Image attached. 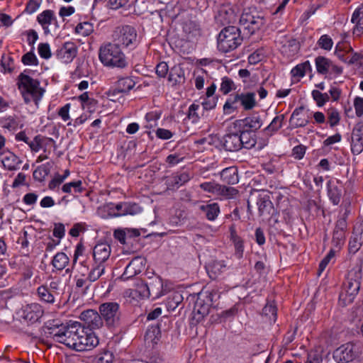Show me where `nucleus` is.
I'll list each match as a JSON object with an SVG mask.
<instances>
[{
	"instance_id": "obj_39",
	"label": "nucleus",
	"mask_w": 363,
	"mask_h": 363,
	"mask_svg": "<svg viewBox=\"0 0 363 363\" xmlns=\"http://www.w3.org/2000/svg\"><path fill=\"white\" fill-rule=\"evenodd\" d=\"M37 292L40 299L48 303H53L55 301V294L49 290L47 284L39 286Z\"/></svg>"
},
{
	"instance_id": "obj_46",
	"label": "nucleus",
	"mask_w": 363,
	"mask_h": 363,
	"mask_svg": "<svg viewBox=\"0 0 363 363\" xmlns=\"http://www.w3.org/2000/svg\"><path fill=\"white\" fill-rule=\"evenodd\" d=\"M218 19L222 23H230L236 21V16L232 9H222L219 11Z\"/></svg>"
},
{
	"instance_id": "obj_50",
	"label": "nucleus",
	"mask_w": 363,
	"mask_h": 363,
	"mask_svg": "<svg viewBox=\"0 0 363 363\" xmlns=\"http://www.w3.org/2000/svg\"><path fill=\"white\" fill-rule=\"evenodd\" d=\"M263 315L268 317L269 321L275 322L277 320V307L272 303H267L262 310Z\"/></svg>"
},
{
	"instance_id": "obj_61",
	"label": "nucleus",
	"mask_w": 363,
	"mask_h": 363,
	"mask_svg": "<svg viewBox=\"0 0 363 363\" xmlns=\"http://www.w3.org/2000/svg\"><path fill=\"white\" fill-rule=\"evenodd\" d=\"M76 281V288L77 289H81L83 293H86L89 290L91 283L89 280H88V277L86 278H79L78 276L75 277Z\"/></svg>"
},
{
	"instance_id": "obj_20",
	"label": "nucleus",
	"mask_w": 363,
	"mask_h": 363,
	"mask_svg": "<svg viewBox=\"0 0 363 363\" xmlns=\"http://www.w3.org/2000/svg\"><path fill=\"white\" fill-rule=\"evenodd\" d=\"M211 304V294H199L194 304V312L204 317L208 314Z\"/></svg>"
},
{
	"instance_id": "obj_17",
	"label": "nucleus",
	"mask_w": 363,
	"mask_h": 363,
	"mask_svg": "<svg viewBox=\"0 0 363 363\" xmlns=\"http://www.w3.org/2000/svg\"><path fill=\"white\" fill-rule=\"evenodd\" d=\"M77 48L72 42H66L56 52V56L63 63H69L77 56Z\"/></svg>"
},
{
	"instance_id": "obj_45",
	"label": "nucleus",
	"mask_w": 363,
	"mask_h": 363,
	"mask_svg": "<svg viewBox=\"0 0 363 363\" xmlns=\"http://www.w3.org/2000/svg\"><path fill=\"white\" fill-rule=\"evenodd\" d=\"M308 69H311V65L308 61H306L294 67L291 69V74L293 77L301 78L306 75V72Z\"/></svg>"
},
{
	"instance_id": "obj_41",
	"label": "nucleus",
	"mask_w": 363,
	"mask_h": 363,
	"mask_svg": "<svg viewBox=\"0 0 363 363\" xmlns=\"http://www.w3.org/2000/svg\"><path fill=\"white\" fill-rule=\"evenodd\" d=\"M183 296L182 295L178 292H174L170 296H168L166 301V306L168 311H174L179 305L182 302Z\"/></svg>"
},
{
	"instance_id": "obj_1",
	"label": "nucleus",
	"mask_w": 363,
	"mask_h": 363,
	"mask_svg": "<svg viewBox=\"0 0 363 363\" xmlns=\"http://www.w3.org/2000/svg\"><path fill=\"white\" fill-rule=\"evenodd\" d=\"M17 85L24 102L28 104L34 102L36 106H38L45 90L40 86V83L38 79H33L25 72L21 73L17 79Z\"/></svg>"
},
{
	"instance_id": "obj_57",
	"label": "nucleus",
	"mask_w": 363,
	"mask_h": 363,
	"mask_svg": "<svg viewBox=\"0 0 363 363\" xmlns=\"http://www.w3.org/2000/svg\"><path fill=\"white\" fill-rule=\"evenodd\" d=\"M219 186V184L214 182H203L199 185L200 188L204 191L211 193L216 196H218Z\"/></svg>"
},
{
	"instance_id": "obj_36",
	"label": "nucleus",
	"mask_w": 363,
	"mask_h": 363,
	"mask_svg": "<svg viewBox=\"0 0 363 363\" xmlns=\"http://www.w3.org/2000/svg\"><path fill=\"white\" fill-rule=\"evenodd\" d=\"M220 177L223 182L229 184H235L238 182L237 170L234 167H228L223 169L220 172Z\"/></svg>"
},
{
	"instance_id": "obj_4",
	"label": "nucleus",
	"mask_w": 363,
	"mask_h": 363,
	"mask_svg": "<svg viewBox=\"0 0 363 363\" xmlns=\"http://www.w3.org/2000/svg\"><path fill=\"white\" fill-rule=\"evenodd\" d=\"M240 30L235 26H228L221 30L217 38L219 51L226 53L235 50L242 44Z\"/></svg>"
},
{
	"instance_id": "obj_30",
	"label": "nucleus",
	"mask_w": 363,
	"mask_h": 363,
	"mask_svg": "<svg viewBox=\"0 0 363 363\" xmlns=\"http://www.w3.org/2000/svg\"><path fill=\"white\" fill-rule=\"evenodd\" d=\"M191 179V176L187 172H182L181 173L173 175L169 180L167 186L169 189H178L179 186L184 185Z\"/></svg>"
},
{
	"instance_id": "obj_24",
	"label": "nucleus",
	"mask_w": 363,
	"mask_h": 363,
	"mask_svg": "<svg viewBox=\"0 0 363 363\" xmlns=\"http://www.w3.org/2000/svg\"><path fill=\"white\" fill-rule=\"evenodd\" d=\"M199 209L210 221L215 220L220 213V206L217 203H203L199 206Z\"/></svg>"
},
{
	"instance_id": "obj_25",
	"label": "nucleus",
	"mask_w": 363,
	"mask_h": 363,
	"mask_svg": "<svg viewBox=\"0 0 363 363\" xmlns=\"http://www.w3.org/2000/svg\"><path fill=\"white\" fill-rule=\"evenodd\" d=\"M37 21L42 26L44 33L48 34L50 33L49 26L54 22H57L55 13L52 10H45L38 15Z\"/></svg>"
},
{
	"instance_id": "obj_9",
	"label": "nucleus",
	"mask_w": 363,
	"mask_h": 363,
	"mask_svg": "<svg viewBox=\"0 0 363 363\" xmlns=\"http://www.w3.org/2000/svg\"><path fill=\"white\" fill-rule=\"evenodd\" d=\"M335 55L339 60L348 65H353L362 58L361 55L354 52L350 44L345 41L339 42L336 45Z\"/></svg>"
},
{
	"instance_id": "obj_34",
	"label": "nucleus",
	"mask_w": 363,
	"mask_h": 363,
	"mask_svg": "<svg viewBox=\"0 0 363 363\" xmlns=\"http://www.w3.org/2000/svg\"><path fill=\"white\" fill-rule=\"evenodd\" d=\"M257 205L259 216L269 215L271 210L273 208V204L269 196H259L257 199Z\"/></svg>"
},
{
	"instance_id": "obj_64",
	"label": "nucleus",
	"mask_w": 363,
	"mask_h": 363,
	"mask_svg": "<svg viewBox=\"0 0 363 363\" xmlns=\"http://www.w3.org/2000/svg\"><path fill=\"white\" fill-rule=\"evenodd\" d=\"M322 355L317 351H311L308 354V358L306 363H322Z\"/></svg>"
},
{
	"instance_id": "obj_58",
	"label": "nucleus",
	"mask_w": 363,
	"mask_h": 363,
	"mask_svg": "<svg viewBox=\"0 0 363 363\" xmlns=\"http://www.w3.org/2000/svg\"><path fill=\"white\" fill-rule=\"evenodd\" d=\"M77 33L81 34L84 36L89 35L93 30L92 26L88 22H84L79 23L75 28Z\"/></svg>"
},
{
	"instance_id": "obj_49",
	"label": "nucleus",
	"mask_w": 363,
	"mask_h": 363,
	"mask_svg": "<svg viewBox=\"0 0 363 363\" xmlns=\"http://www.w3.org/2000/svg\"><path fill=\"white\" fill-rule=\"evenodd\" d=\"M201 106L199 104H192L188 109L187 118L191 121L192 123H197L200 119L199 110Z\"/></svg>"
},
{
	"instance_id": "obj_18",
	"label": "nucleus",
	"mask_w": 363,
	"mask_h": 363,
	"mask_svg": "<svg viewBox=\"0 0 363 363\" xmlns=\"http://www.w3.org/2000/svg\"><path fill=\"white\" fill-rule=\"evenodd\" d=\"M43 311L40 304L33 303L23 307L21 311V317L30 323L37 322L43 315Z\"/></svg>"
},
{
	"instance_id": "obj_29",
	"label": "nucleus",
	"mask_w": 363,
	"mask_h": 363,
	"mask_svg": "<svg viewBox=\"0 0 363 363\" xmlns=\"http://www.w3.org/2000/svg\"><path fill=\"white\" fill-rule=\"evenodd\" d=\"M328 196L334 205H338L342 198V189L334 182L329 180L327 182Z\"/></svg>"
},
{
	"instance_id": "obj_63",
	"label": "nucleus",
	"mask_w": 363,
	"mask_h": 363,
	"mask_svg": "<svg viewBox=\"0 0 363 363\" xmlns=\"http://www.w3.org/2000/svg\"><path fill=\"white\" fill-rule=\"evenodd\" d=\"M328 123L330 127L337 125L340 120L339 112L336 109H331L328 113Z\"/></svg>"
},
{
	"instance_id": "obj_26",
	"label": "nucleus",
	"mask_w": 363,
	"mask_h": 363,
	"mask_svg": "<svg viewBox=\"0 0 363 363\" xmlns=\"http://www.w3.org/2000/svg\"><path fill=\"white\" fill-rule=\"evenodd\" d=\"M242 128L255 133L262 125L261 116L257 113H254L242 121Z\"/></svg>"
},
{
	"instance_id": "obj_21",
	"label": "nucleus",
	"mask_w": 363,
	"mask_h": 363,
	"mask_svg": "<svg viewBox=\"0 0 363 363\" xmlns=\"http://www.w3.org/2000/svg\"><path fill=\"white\" fill-rule=\"evenodd\" d=\"M1 163L5 169L13 171L19 168L22 160L13 152L6 150L1 153Z\"/></svg>"
},
{
	"instance_id": "obj_55",
	"label": "nucleus",
	"mask_w": 363,
	"mask_h": 363,
	"mask_svg": "<svg viewBox=\"0 0 363 363\" xmlns=\"http://www.w3.org/2000/svg\"><path fill=\"white\" fill-rule=\"evenodd\" d=\"M113 359V353L106 350L96 356L94 359V363H112Z\"/></svg>"
},
{
	"instance_id": "obj_2",
	"label": "nucleus",
	"mask_w": 363,
	"mask_h": 363,
	"mask_svg": "<svg viewBox=\"0 0 363 363\" xmlns=\"http://www.w3.org/2000/svg\"><path fill=\"white\" fill-rule=\"evenodd\" d=\"M101 62L107 67L125 68L128 60L125 55L118 44L108 43L102 45L99 51Z\"/></svg>"
},
{
	"instance_id": "obj_5",
	"label": "nucleus",
	"mask_w": 363,
	"mask_h": 363,
	"mask_svg": "<svg viewBox=\"0 0 363 363\" xmlns=\"http://www.w3.org/2000/svg\"><path fill=\"white\" fill-rule=\"evenodd\" d=\"M238 103L245 110H251L256 105L255 94L247 92L230 95L223 105V111L225 114H231L238 108Z\"/></svg>"
},
{
	"instance_id": "obj_62",
	"label": "nucleus",
	"mask_w": 363,
	"mask_h": 363,
	"mask_svg": "<svg viewBox=\"0 0 363 363\" xmlns=\"http://www.w3.org/2000/svg\"><path fill=\"white\" fill-rule=\"evenodd\" d=\"M38 51L39 55L43 59H49L51 57L50 45L47 43H40L38 45Z\"/></svg>"
},
{
	"instance_id": "obj_27",
	"label": "nucleus",
	"mask_w": 363,
	"mask_h": 363,
	"mask_svg": "<svg viewBox=\"0 0 363 363\" xmlns=\"http://www.w3.org/2000/svg\"><path fill=\"white\" fill-rule=\"evenodd\" d=\"M161 338V331L158 324L148 327L145 335V341L149 346L157 345Z\"/></svg>"
},
{
	"instance_id": "obj_22",
	"label": "nucleus",
	"mask_w": 363,
	"mask_h": 363,
	"mask_svg": "<svg viewBox=\"0 0 363 363\" xmlns=\"http://www.w3.org/2000/svg\"><path fill=\"white\" fill-rule=\"evenodd\" d=\"M240 139L238 133H228L222 139V144L225 150L236 152L241 149Z\"/></svg>"
},
{
	"instance_id": "obj_16",
	"label": "nucleus",
	"mask_w": 363,
	"mask_h": 363,
	"mask_svg": "<svg viewBox=\"0 0 363 363\" xmlns=\"http://www.w3.org/2000/svg\"><path fill=\"white\" fill-rule=\"evenodd\" d=\"M351 151L354 155H359L363 151V122L357 123L352 130Z\"/></svg>"
},
{
	"instance_id": "obj_6",
	"label": "nucleus",
	"mask_w": 363,
	"mask_h": 363,
	"mask_svg": "<svg viewBox=\"0 0 363 363\" xmlns=\"http://www.w3.org/2000/svg\"><path fill=\"white\" fill-rule=\"evenodd\" d=\"M104 323L108 328H114L120 324L121 313L120 306L116 302H105L99 307Z\"/></svg>"
},
{
	"instance_id": "obj_35",
	"label": "nucleus",
	"mask_w": 363,
	"mask_h": 363,
	"mask_svg": "<svg viewBox=\"0 0 363 363\" xmlns=\"http://www.w3.org/2000/svg\"><path fill=\"white\" fill-rule=\"evenodd\" d=\"M106 264L94 262L87 275L89 282L92 283L99 279L104 274Z\"/></svg>"
},
{
	"instance_id": "obj_43",
	"label": "nucleus",
	"mask_w": 363,
	"mask_h": 363,
	"mask_svg": "<svg viewBox=\"0 0 363 363\" xmlns=\"http://www.w3.org/2000/svg\"><path fill=\"white\" fill-rule=\"evenodd\" d=\"M239 191L234 187L219 186L218 196L223 197L225 199H234L238 195Z\"/></svg>"
},
{
	"instance_id": "obj_8",
	"label": "nucleus",
	"mask_w": 363,
	"mask_h": 363,
	"mask_svg": "<svg viewBox=\"0 0 363 363\" xmlns=\"http://www.w3.org/2000/svg\"><path fill=\"white\" fill-rule=\"evenodd\" d=\"M78 327L74 350L79 352L91 350L99 345L97 336L92 332L85 330L81 323Z\"/></svg>"
},
{
	"instance_id": "obj_19",
	"label": "nucleus",
	"mask_w": 363,
	"mask_h": 363,
	"mask_svg": "<svg viewBox=\"0 0 363 363\" xmlns=\"http://www.w3.org/2000/svg\"><path fill=\"white\" fill-rule=\"evenodd\" d=\"M111 246L106 242L98 243L93 249L94 262L105 264L111 255Z\"/></svg>"
},
{
	"instance_id": "obj_13",
	"label": "nucleus",
	"mask_w": 363,
	"mask_h": 363,
	"mask_svg": "<svg viewBox=\"0 0 363 363\" xmlns=\"http://www.w3.org/2000/svg\"><path fill=\"white\" fill-rule=\"evenodd\" d=\"M144 287L147 291L148 296H152L153 299L164 296L169 290L167 284H164L160 277L152 278Z\"/></svg>"
},
{
	"instance_id": "obj_7",
	"label": "nucleus",
	"mask_w": 363,
	"mask_h": 363,
	"mask_svg": "<svg viewBox=\"0 0 363 363\" xmlns=\"http://www.w3.org/2000/svg\"><path fill=\"white\" fill-rule=\"evenodd\" d=\"M80 323L74 322L67 326L60 328L57 331L52 332L55 341L65 345L67 347L74 350L76 341L77 333Z\"/></svg>"
},
{
	"instance_id": "obj_48",
	"label": "nucleus",
	"mask_w": 363,
	"mask_h": 363,
	"mask_svg": "<svg viewBox=\"0 0 363 363\" xmlns=\"http://www.w3.org/2000/svg\"><path fill=\"white\" fill-rule=\"evenodd\" d=\"M236 89L234 82L228 77H224L221 79V83L220 86V91L224 95L229 94L231 91Z\"/></svg>"
},
{
	"instance_id": "obj_54",
	"label": "nucleus",
	"mask_w": 363,
	"mask_h": 363,
	"mask_svg": "<svg viewBox=\"0 0 363 363\" xmlns=\"http://www.w3.org/2000/svg\"><path fill=\"white\" fill-rule=\"evenodd\" d=\"M345 241V233L342 230H335L333 235L332 243L334 247L340 249L344 244Z\"/></svg>"
},
{
	"instance_id": "obj_33",
	"label": "nucleus",
	"mask_w": 363,
	"mask_h": 363,
	"mask_svg": "<svg viewBox=\"0 0 363 363\" xmlns=\"http://www.w3.org/2000/svg\"><path fill=\"white\" fill-rule=\"evenodd\" d=\"M303 109L304 108L301 106L293 111L290 118V122L293 123L294 128L304 127L308 123V118L302 116Z\"/></svg>"
},
{
	"instance_id": "obj_38",
	"label": "nucleus",
	"mask_w": 363,
	"mask_h": 363,
	"mask_svg": "<svg viewBox=\"0 0 363 363\" xmlns=\"http://www.w3.org/2000/svg\"><path fill=\"white\" fill-rule=\"evenodd\" d=\"M284 119L285 116L284 114L277 116L273 118L269 125L263 130V131L268 135H273L282 127V123Z\"/></svg>"
},
{
	"instance_id": "obj_15",
	"label": "nucleus",
	"mask_w": 363,
	"mask_h": 363,
	"mask_svg": "<svg viewBox=\"0 0 363 363\" xmlns=\"http://www.w3.org/2000/svg\"><path fill=\"white\" fill-rule=\"evenodd\" d=\"M79 318L90 330L99 329L104 325L100 313L93 309L83 311Z\"/></svg>"
},
{
	"instance_id": "obj_59",
	"label": "nucleus",
	"mask_w": 363,
	"mask_h": 363,
	"mask_svg": "<svg viewBox=\"0 0 363 363\" xmlns=\"http://www.w3.org/2000/svg\"><path fill=\"white\" fill-rule=\"evenodd\" d=\"M22 62L25 65H38V60L37 57L33 52V50L32 49L30 52H28L23 55Z\"/></svg>"
},
{
	"instance_id": "obj_31",
	"label": "nucleus",
	"mask_w": 363,
	"mask_h": 363,
	"mask_svg": "<svg viewBox=\"0 0 363 363\" xmlns=\"http://www.w3.org/2000/svg\"><path fill=\"white\" fill-rule=\"evenodd\" d=\"M240 139L241 148L244 147L246 149H251L256 145V136L253 132L245 130L242 128L239 133Z\"/></svg>"
},
{
	"instance_id": "obj_32",
	"label": "nucleus",
	"mask_w": 363,
	"mask_h": 363,
	"mask_svg": "<svg viewBox=\"0 0 363 363\" xmlns=\"http://www.w3.org/2000/svg\"><path fill=\"white\" fill-rule=\"evenodd\" d=\"M227 266L224 261L215 260L213 261L208 267L207 272L209 277L216 279L220 274L225 272Z\"/></svg>"
},
{
	"instance_id": "obj_52",
	"label": "nucleus",
	"mask_w": 363,
	"mask_h": 363,
	"mask_svg": "<svg viewBox=\"0 0 363 363\" xmlns=\"http://www.w3.org/2000/svg\"><path fill=\"white\" fill-rule=\"evenodd\" d=\"M81 101L83 108L91 109L94 108L96 104V101L94 99H91L89 96L88 92H84L78 97Z\"/></svg>"
},
{
	"instance_id": "obj_28",
	"label": "nucleus",
	"mask_w": 363,
	"mask_h": 363,
	"mask_svg": "<svg viewBox=\"0 0 363 363\" xmlns=\"http://www.w3.org/2000/svg\"><path fill=\"white\" fill-rule=\"evenodd\" d=\"M168 80L174 85L182 84L185 82V72L181 65H176L170 69Z\"/></svg>"
},
{
	"instance_id": "obj_51",
	"label": "nucleus",
	"mask_w": 363,
	"mask_h": 363,
	"mask_svg": "<svg viewBox=\"0 0 363 363\" xmlns=\"http://www.w3.org/2000/svg\"><path fill=\"white\" fill-rule=\"evenodd\" d=\"M311 94L319 107L323 106L330 99V96L327 93L323 94L318 90H313Z\"/></svg>"
},
{
	"instance_id": "obj_44",
	"label": "nucleus",
	"mask_w": 363,
	"mask_h": 363,
	"mask_svg": "<svg viewBox=\"0 0 363 363\" xmlns=\"http://www.w3.org/2000/svg\"><path fill=\"white\" fill-rule=\"evenodd\" d=\"M135 82L130 77H123L118 80L117 86L123 94L129 92L134 86Z\"/></svg>"
},
{
	"instance_id": "obj_11",
	"label": "nucleus",
	"mask_w": 363,
	"mask_h": 363,
	"mask_svg": "<svg viewBox=\"0 0 363 363\" xmlns=\"http://www.w3.org/2000/svg\"><path fill=\"white\" fill-rule=\"evenodd\" d=\"M115 44L124 47L135 46L137 41V33L135 29L130 26H124L115 32Z\"/></svg>"
},
{
	"instance_id": "obj_10",
	"label": "nucleus",
	"mask_w": 363,
	"mask_h": 363,
	"mask_svg": "<svg viewBox=\"0 0 363 363\" xmlns=\"http://www.w3.org/2000/svg\"><path fill=\"white\" fill-rule=\"evenodd\" d=\"M264 23L262 17L254 15L251 12L245 11L240 18V24L247 34L252 35L258 30Z\"/></svg>"
},
{
	"instance_id": "obj_23",
	"label": "nucleus",
	"mask_w": 363,
	"mask_h": 363,
	"mask_svg": "<svg viewBox=\"0 0 363 363\" xmlns=\"http://www.w3.org/2000/svg\"><path fill=\"white\" fill-rule=\"evenodd\" d=\"M55 143V141L52 138L38 135L33 140L28 142V145L33 152H37L41 149H44V152H46V147Z\"/></svg>"
},
{
	"instance_id": "obj_47",
	"label": "nucleus",
	"mask_w": 363,
	"mask_h": 363,
	"mask_svg": "<svg viewBox=\"0 0 363 363\" xmlns=\"http://www.w3.org/2000/svg\"><path fill=\"white\" fill-rule=\"evenodd\" d=\"M142 211V208L135 203H128L125 202V211L119 214H116V217L131 215L134 216L140 213Z\"/></svg>"
},
{
	"instance_id": "obj_60",
	"label": "nucleus",
	"mask_w": 363,
	"mask_h": 363,
	"mask_svg": "<svg viewBox=\"0 0 363 363\" xmlns=\"http://www.w3.org/2000/svg\"><path fill=\"white\" fill-rule=\"evenodd\" d=\"M362 242V235H354L349 242V249L351 252H356L361 247Z\"/></svg>"
},
{
	"instance_id": "obj_37",
	"label": "nucleus",
	"mask_w": 363,
	"mask_h": 363,
	"mask_svg": "<svg viewBox=\"0 0 363 363\" xmlns=\"http://www.w3.org/2000/svg\"><path fill=\"white\" fill-rule=\"evenodd\" d=\"M52 167V164L51 162H46L39 166L33 172V176L34 179L38 182L44 181L46 177L50 174Z\"/></svg>"
},
{
	"instance_id": "obj_3",
	"label": "nucleus",
	"mask_w": 363,
	"mask_h": 363,
	"mask_svg": "<svg viewBox=\"0 0 363 363\" xmlns=\"http://www.w3.org/2000/svg\"><path fill=\"white\" fill-rule=\"evenodd\" d=\"M362 279L361 266L357 265L348 272L344 282L343 289L340 294V298L345 303L352 302L358 294L361 287Z\"/></svg>"
},
{
	"instance_id": "obj_56",
	"label": "nucleus",
	"mask_w": 363,
	"mask_h": 363,
	"mask_svg": "<svg viewBox=\"0 0 363 363\" xmlns=\"http://www.w3.org/2000/svg\"><path fill=\"white\" fill-rule=\"evenodd\" d=\"M231 241L233 242L235 247V256L239 259H241L243 257L244 252L243 240L239 237L235 238V239H233Z\"/></svg>"
},
{
	"instance_id": "obj_40",
	"label": "nucleus",
	"mask_w": 363,
	"mask_h": 363,
	"mask_svg": "<svg viewBox=\"0 0 363 363\" xmlns=\"http://www.w3.org/2000/svg\"><path fill=\"white\" fill-rule=\"evenodd\" d=\"M69 259L64 252H57L52 261V266L59 271L64 269L69 264Z\"/></svg>"
},
{
	"instance_id": "obj_14",
	"label": "nucleus",
	"mask_w": 363,
	"mask_h": 363,
	"mask_svg": "<svg viewBox=\"0 0 363 363\" xmlns=\"http://www.w3.org/2000/svg\"><path fill=\"white\" fill-rule=\"evenodd\" d=\"M315 67L318 73L321 74H340L342 72V68L335 65L330 59L318 56L315 60Z\"/></svg>"
},
{
	"instance_id": "obj_12",
	"label": "nucleus",
	"mask_w": 363,
	"mask_h": 363,
	"mask_svg": "<svg viewBox=\"0 0 363 363\" xmlns=\"http://www.w3.org/2000/svg\"><path fill=\"white\" fill-rule=\"evenodd\" d=\"M358 355L357 347L347 342L342 345L333 352V359L337 363H347L354 360Z\"/></svg>"
},
{
	"instance_id": "obj_53",
	"label": "nucleus",
	"mask_w": 363,
	"mask_h": 363,
	"mask_svg": "<svg viewBox=\"0 0 363 363\" xmlns=\"http://www.w3.org/2000/svg\"><path fill=\"white\" fill-rule=\"evenodd\" d=\"M317 44L320 48L327 51H330L333 48V41L328 35L325 34L320 36L317 42Z\"/></svg>"
},
{
	"instance_id": "obj_42",
	"label": "nucleus",
	"mask_w": 363,
	"mask_h": 363,
	"mask_svg": "<svg viewBox=\"0 0 363 363\" xmlns=\"http://www.w3.org/2000/svg\"><path fill=\"white\" fill-rule=\"evenodd\" d=\"M62 190L63 192L68 194H71L72 191L74 193H82L84 191V188L82 186V181L78 180L65 184L62 186Z\"/></svg>"
}]
</instances>
